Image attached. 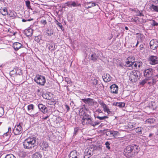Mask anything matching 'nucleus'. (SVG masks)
<instances>
[{
	"instance_id": "1",
	"label": "nucleus",
	"mask_w": 158,
	"mask_h": 158,
	"mask_svg": "<svg viewBox=\"0 0 158 158\" xmlns=\"http://www.w3.org/2000/svg\"><path fill=\"white\" fill-rule=\"evenodd\" d=\"M140 150L138 146L132 144L127 146L125 149L124 152L125 155L128 156H132L137 154Z\"/></svg>"
},
{
	"instance_id": "2",
	"label": "nucleus",
	"mask_w": 158,
	"mask_h": 158,
	"mask_svg": "<svg viewBox=\"0 0 158 158\" xmlns=\"http://www.w3.org/2000/svg\"><path fill=\"white\" fill-rule=\"evenodd\" d=\"M36 140L35 139H26L23 142L24 148L29 149L33 147V145L35 143Z\"/></svg>"
},
{
	"instance_id": "3",
	"label": "nucleus",
	"mask_w": 158,
	"mask_h": 158,
	"mask_svg": "<svg viewBox=\"0 0 158 158\" xmlns=\"http://www.w3.org/2000/svg\"><path fill=\"white\" fill-rule=\"evenodd\" d=\"M91 52L89 54V59L93 61H95L98 58L99 56L100 52L98 51L96 49L92 48L91 49Z\"/></svg>"
},
{
	"instance_id": "4",
	"label": "nucleus",
	"mask_w": 158,
	"mask_h": 158,
	"mask_svg": "<svg viewBox=\"0 0 158 158\" xmlns=\"http://www.w3.org/2000/svg\"><path fill=\"white\" fill-rule=\"evenodd\" d=\"M139 73L138 71L133 70L130 73L129 79L132 82H135L137 80Z\"/></svg>"
},
{
	"instance_id": "5",
	"label": "nucleus",
	"mask_w": 158,
	"mask_h": 158,
	"mask_svg": "<svg viewBox=\"0 0 158 158\" xmlns=\"http://www.w3.org/2000/svg\"><path fill=\"white\" fill-rule=\"evenodd\" d=\"M34 80L38 84L41 85H44L45 82V77L39 75H37L36 76Z\"/></svg>"
},
{
	"instance_id": "6",
	"label": "nucleus",
	"mask_w": 158,
	"mask_h": 158,
	"mask_svg": "<svg viewBox=\"0 0 158 158\" xmlns=\"http://www.w3.org/2000/svg\"><path fill=\"white\" fill-rule=\"evenodd\" d=\"M23 123H21L16 125L13 129V132L15 135H17L21 134L23 132V128L22 125Z\"/></svg>"
},
{
	"instance_id": "7",
	"label": "nucleus",
	"mask_w": 158,
	"mask_h": 158,
	"mask_svg": "<svg viewBox=\"0 0 158 158\" xmlns=\"http://www.w3.org/2000/svg\"><path fill=\"white\" fill-rule=\"evenodd\" d=\"M154 70L151 68L145 69L143 72L144 75L148 79H151L153 75Z\"/></svg>"
},
{
	"instance_id": "8",
	"label": "nucleus",
	"mask_w": 158,
	"mask_h": 158,
	"mask_svg": "<svg viewBox=\"0 0 158 158\" xmlns=\"http://www.w3.org/2000/svg\"><path fill=\"white\" fill-rule=\"evenodd\" d=\"M94 148H89L86 149L84 153V158H89L94 153Z\"/></svg>"
},
{
	"instance_id": "9",
	"label": "nucleus",
	"mask_w": 158,
	"mask_h": 158,
	"mask_svg": "<svg viewBox=\"0 0 158 158\" xmlns=\"http://www.w3.org/2000/svg\"><path fill=\"white\" fill-rule=\"evenodd\" d=\"M150 46L151 48L155 50L158 47V41L156 40H152L150 42Z\"/></svg>"
},
{
	"instance_id": "10",
	"label": "nucleus",
	"mask_w": 158,
	"mask_h": 158,
	"mask_svg": "<svg viewBox=\"0 0 158 158\" xmlns=\"http://www.w3.org/2000/svg\"><path fill=\"white\" fill-rule=\"evenodd\" d=\"M150 63L152 65L158 64V57L156 56H151L149 58Z\"/></svg>"
},
{
	"instance_id": "11",
	"label": "nucleus",
	"mask_w": 158,
	"mask_h": 158,
	"mask_svg": "<svg viewBox=\"0 0 158 158\" xmlns=\"http://www.w3.org/2000/svg\"><path fill=\"white\" fill-rule=\"evenodd\" d=\"M82 100L83 102L86 104H88L89 105H94V103H97V102L94 101V99L89 98L83 99Z\"/></svg>"
},
{
	"instance_id": "12",
	"label": "nucleus",
	"mask_w": 158,
	"mask_h": 158,
	"mask_svg": "<svg viewBox=\"0 0 158 158\" xmlns=\"http://www.w3.org/2000/svg\"><path fill=\"white\" fill-rule=\"evenodd\" d=\"M38 106L39 110L43 113L45 114L48 111V109L44 105L42 104H39Z\"/></svg>"
},
{
	"instance_id": "13",
	"label": "nucleus",
	"mask_w": 158,
	"mask_h": 158,
	"mask_svg": "<svg viewBox=\"0 0 158 158\" xmlns=\"http://www.w3.org/2000/svg\"><path fill=\"white\" fill-rule=\"evenodd\" d=\"M102 77L103 81L106 82L110 81L111 79V77L108 73H104Z\"/></svg>"
},
{
	"instance_id": "14",
	"label": "nucleus",
	"mask_w": 158,
	"mask_h": 158,
	"mask_svg": "<svg viewBox=\"0 0 158 158\" xmlns=\"http://www.w3.org/2000/svg\"><path fill=\"white\" fill-rule=\"evenodd\" d=\"M110 89L111 92L114 94L118 93V86L114 84L110 86Z\"/></svg>"
},
{
	"instance_id": "15",
	"label": "nucleus",
	"mask_w": 158,
	"mask_h": 158,
	"mask_svg": "<svg viewBox=\"0 0 158 158\" xmlns=\"http://www.w3.org/2000/svg\"><path fill=\"white\" fill-rule=\"evenodd\" d=\"M106 135H109L110 136H117L119 135V133L117 131H110L106 132Z\"/></svg>"
},
{
	"instance_id": "16",
	"label": "nucleus",
	"mask_w": 158,
	"mask_h": 158,
	"mask_svg": "<svg viewBox=\"0 0 158 158\" xmlns=\"http://www.w3.org/2000/svg\"><path fill=\"white\" fill-rule=\"evenodd\" d=\"M79 153L76 150L73 151L71 152L69 155V158H78L79 157Z\"/></svg>"
},
{
	"instance_id": "17",
	"label": "nucleus",
	"mask_w": 158,
	"mask_h": 158,
	"mask_svg": "<svg viewBox=\"0 0 158 158\" xmlns=\"http://www.w3.org/2000/svg\"><path fill=\"white\" fill-rule=\"evenodd\" d=\"M100 104L101 106L103 109V110L105 112L107 113L108 114H110L111 111L107 107V105L103 102H101Z\"/></svg>"
},
{
	"instance_id": "18",
	"label": "nucleus",
	"mask_w": 158,
	"mask_h": 158,
	"mask_svg": "<svg viewBox=\"0 0 158 158\" xmlns=\"http://www.w3.org/2000/svg\"><path fill=\"white\" fill-rule=\"evenodd\" d=\"M13 46L14 49L17 51L20 48L23 47L22 45L19 42H15L13 44Z\"/></svg>"
},
{
	"instance_id": "19",
	"label": "nucleus",
	"mask_w": 158,
	"mask_h": 158,
	"mask_svg": "<svg viewBox=\"0 0 158 158\" xmlns=\"http://www.w3.org/2000/svg\"><path fill=\"white\" fill-rule=\"evenodd\" d=\"M8 131L6 132L5 133H4L3 135H2V136L4 138V137H7V138H9L10 137V133L11 131V128L10 127H9L8 128Z\"/></svg>"
},
{
	"instance_id": "20",
	"label": "nucleus",
	"mask_w": 158,
	"mask_h": 158,
	"mask_svg": "<svg viewBox=\"0 0 158 158\" xmlns=\"http://www.w3.org/2000/svg\"><path fill=\"white\" fill-rule=\"evenodd\" d=\"M33 30L31 29H29L26 31V34L27 36H31L33 34Z\"/></svg>"
},
{
	"instance_id": "21",
	"label": "nucleus",
	"mask_w": 158,
	"mask_h": 158,
	"mask_svg": "<svg viewBox=\"0 0 158 158\" xmlns=\"http://www.w3.org/2000/svg\"><path fill=\"white\" fill-rule=\"evenodd\" d=\"M83 118L82 120L84 121L87 120L89 119L90 118V116L86 113L85 112H84L83 114Z\"/></svg>"
},
{
	"instance_id": "22",
	"label": "nucleus",
	"mask_w": 158,
	"mask_h": 158,
	"mask_svg": "<svg viewBox=\"0 0 158 158\" xmlns=\"http://www.w3.org/2000/svg\"><path fill=\"white\" fill-rule=\"evenodd\" d=\"M0 11L2 15H6L8 14L7 9L5 7H4L3 8L0 9Z\"/></svg>"
},
{
	"instance_id": "23",
	"label": "nucleus",
	"mask_w": 158,
	"mask_h": 158,
	"mask_svg": "<svg viewBox=\"0 0 158 158\" xmlns=\"http://www.w3.org/2000/svg\"><path fill=\"white\" fill-rule=\"evenodd\" d=\"M42 155L39 152H35L32 156V158H41Z\"/></svg>"
},
{
	"instance_id": "24",
	"label": "nucleus",
	"mask_w": 158,
	"mask_h": 158,
	"mask_svg": "<svg viewBox=\"0 0 158 158\" xmlns=\"http://www.w3.org/2000/svg\"><path fill=\"white\" fill-rule=\"evenodd\" d=\"M16 13L14 11H11L10 13L8 14L9 17L11 18L12 19H14L16 17Z\"/></svg>"
},
{
	"instance_id": "25",
	"label": "nucleus",
	"mask_w": 158,
	"mask_h": 158,
	"mask_svg": "<svg viewBox=\"0 0 158 158\" xmlns=\"http://www.w3.org/2000/svg\"><path fill=\"white\" fill-rule=\"evenodd\" d=\"M98 80L94 78L92 79V83L94 85L95 87L98 88L99 85L98 84Z\"/></svg>"
},
{
	"instance_id": "26",
	"label": "nucleus",
	"mask_w": 158,
	"mask_h": 158,
	"mask_svg": "<svg viewBox=\"0 0 158 158\" xmlns=\"http://www.w3.org/2000/svg\"><path fill=\"white\" fill-rule=\"evenodd\" d=\"M88 4H89V5L86 7L87 9L90 8L93 6H95L96 5L98 6V5L97 4L95 3L92 2H88Z\"/></svg>"
},
{
	"instance_id": "27",
	"label": "nucleus",
	"mask_w": 158,
	"mask_h": 158,
	"mask_svg": "<svg viewBox=\"0 0 158 158\" xmlns=\"http://www.w3.org/2000/svg\"><path fill=\"white\" fill-rule=\"evenodd\" d=\"M151 8L153 11L158 12V6L152 4L151 6Z\"/></svg>"
},
{
	"instance_id": "28",
	"label": "nucleus",
	"mask_w": 158,
	"mask_h": 158,
	"mask_svg": "<svg viewBox=\"0 0 158 158\" xmlns=\"http://www.w3.org/2000/svg\"><path fill=\"white\" fill-rule=\"evenodd\" d=\"M150 80V79H148V78L146 77L145 79L139 82L140 85H143L145 83H147L148 80Z\"/></svg>"
},
{
	"instance_id": "29",
	"label": "nucleus",
	"mask_w": 158,
	"mask_h": 158,
	"mask_svg": "<svg viewBox=\"0 0 158 158\" xmlns=\"http://www.w3.org/2000/svg\"><path fill=\"white\" fill-rule=\"evenodd\" d=\"M155 119L153 118H149L147 119L146 121V123L152 124L154 122Z\"/></svg>"
},
{
	"instance_id": "30",
	"label": "nucleus",
	"mask_w": 158,
	"mask_h": 158,
	"mask_svg": "<svg viewBox=\"0 0 158 158\" xmlns=\"http://www.w3.org/2000/svg\"><path fill=\"white\" fill-rule=\"evenodd\" d=\"M143 128L141 127H138L135 129L136 132L139 134H142V130Z\"/></svg>"
},
{
	"instance_id": "31",
	"label": "nucleus",
	"mask_w": 158,
	"mask_h": 158,
	"mask_svg": "<svg viewBox=\"0 0 158 158\" xmlns=\"http://www.w3.org/2000/svg\"><path fill=\"white\" fill-rule=\"evenodd\" d=\"M34 105L32 104L29 105L27 106V110L28 111H31L34 109Z\"/></svg>"
},
{
	"instance_id": "32",
	"label": "nucleus",
	"mask_w": 158,
	"mask_h": 158,
	"mask_svg": "<svg viewBox=\"0 0 158 158\" xmlns=\"http://www.w3.org/2000/svg\"><path fill=\"white\" fill-rule=\"evenodd\" d=\"M87 120L86 123L91 125L93 127H94V122L90 118Z\"/></svg>"
},
{
	"instance_id": "33",
	"label": "nucleus",
	"mask_w": 158,
	"mask_h": 158,
	"mask_svg": "<svg viewBox=\"0 0 158 158\" xmlns=\"http://www.w3.org/2000/svg\"><path fill=\"white\" fill-rule=\"evenodd\" d=\"M126 64H127V67H130L131 66H132L133 64H134V62H129V61H128L127 60V61L126 62Z\"/></svg>"
},
{
	"instance_id": "34",
	"label": "nucleus",
	"mask_w": 158,
	"mask_h": 158,
	"mask_svg": "<svg viewBox=\"0 0 158 158\" xmlns=\"http://www.w3.org/2000/svg\"><path fill=\"white\" fill-rule=\"evenodd\" d=\"M41 146L42 147H43L44 148H47L48 147V145L46 142H44L41 145Z\"/></svg>"
},
{
	"instance_id": "35",
	"label": "nucleus",
	"mask_w": 158,
	"mask_h": 158,
	"mask_svg": "<svg viewBox=\"0 0 158 158\" xmlns=\"http://www.w3.org/2000/svg\"><path fill=\"white\" fill-rule=\"evenodd\" d=\"M95 118H97L100 120H105L106 118H108V117L107 116H104L103 117H100L99 116H97Z\"/></svg>"
},
{
	"instance_id": "36",
	"label": "nucleus",
	"mask_w": 158,
	"mask_h": 158,
	"mask_svg": "<svg viewBox=\"0 0 158 158\" xmlns=\"http://www.w3.org/2000/svg\"><path fill=\"white\" fill-rule=\"evenodd\" d=\"M135 58L131 56L129 57L127 59V60L129 61V62H134V63H135L134 61Z\"/></svg>"
},
{
	"instance_id": "37",
	"label": "nucleus",
	"mask_w": 158,
	"mask_h": 158,
	"mask_svg": "<svg viewBox=\"0 0 158 158\" xmlns=\"http://www.w3.org/2000/svg\"><path fill=\"white\" fill-rule=\"evenodd\" d=\"M4 108L0 107V117H1L4 114Z\"/></svg>"
},
{
	"instance_id": "38",
	"label": "nucleus",
	"mask_w": 158,
	"mask_h": 158,
	"mask_svg": "<svg viewBox=\"0 0 158 158\" xmlns=\"http://www.w3.org/2000/svg\"><path fill=\"white\" fill-rule=\"evenodd\" d=\"M5 158H16L15 157L11 154L7 155Z\"/></svg>"
},
{
	"instance_id": "39",
	"label": "nucleus",
	"mask_w": 158,
	"mask_h": 158,
	"mask_svg": "<svg viewBox=\"0 0 158 158\" xmlns=\"http://www.w3.org/2000/svg\"><path fill=\"white\" fill-rule=\"evenodd\" d=\"M125 103L122 102H120L118 103V104L117 105V106L120 108L123 107L125 106Z\"/></svg>"
},
{
	"instance_id": "40",
	"label": "nucleus",
	"mask_w": 158,
	"mask_h": 158,
	"mask_svg": "<svg viewBox=\"0 0 158 158\" xmlns=\"http://www.w3.org/2000/svg\"><path fill=\"white\" fill-rule=\"evenodd\" d=\"M46 33H47L48 36H51L53 34V33L52 31L51 30H48L46 31Z\"/></svg>"
},
{
	"instance_id": "41",
	"label": "nucleus",
	"mask_w": 158,
	"mask_h": 158,
	"mask_svg": "<svg viewBox=\"0 0 158 158\" xmlns=\"http://www.w3.org/2000/svg\"><path fill=\"white\" fill-rule=\"evenodd\" d=\"M26 5L28 8L30 9H31L30 6V2L29 1H26Z\"/></svg>"
},
{
	"instance_id": "42",
	"label": "nucleus",
	"mask_w": 158,
	"mask_h": 158,
	"mask_svg": "<svg viewBox=\"0 0 158 158\" xmlns=\"http://www.w3.org/2000/svg\"><path fill=\"white\" fill-rule=\"evenodd\" d=\"M71 6H73L74 7L77 6H81L80 4H79L78 5H77L76 4V3L75 2H72V1H71Z\"/></svg>"
},
{
	"instance_id": "43",
	"label": "nucleus",
	"mask_w": 158,
	"mask_h": 158,
	"mask_svg": "<svg viewBox=\"0 0 158 158\" xmlns=\"http://www.w3.org/2000/svg\"><path fill=\"white\" fill-rule=\"evenodd\" d=\"M136 62L137 66H138L139 68H140V67L142 66V65L143 64L142 63L141 61H137Z\"/></svg>"
},
{
	"instance_id": "44",
	"label": "nucleus",
	"mask_w": 158,
	"mask_h": 158,
	"mask_svg": "<svg viewBox=\"0 0 158 158\" xmlns=\"http://www.w3.org/2000/svg\"><path fill=\"white\" fill-rule=\"evenodd\" d=\"M48 104L50 105H53L55 104V101L53 100H50L48 102Z\"/></svg>"
},
{
	"instance_id": "45",
	"label": "nucleus",
	"mask_w": 158,
	"mask_h": 158,
	"mask_svg": "<svg viewBox=\"0 0 158 158\" xmlns=\"http://www.w3.org/2000/svg\"><path fill=\"white\" fill-rule=\"evenodd\" d=\"M56 23L57 26L59 27H60V29L62 30L63 26L60 23L58 22L57 21H56Z\"/></svg>"
},
{
	"instance_id": "46",
	"label": "nucleus",
	"mask_w": 158,
	"mask_h": 158,
	"mask_svg": "<svg viewBox=\"0 0 158 158\" xmlns=\"http://www.w3.org/2000/svg\"><path fill=\"white\" fill-rule=\"evenodd\" d=\"M142 11H139L137 13L136 16H143L144 15L142 13Z\"/></svg>"
},
{
	"instance_id": "47",
	"label": "nucleus",
	"mask_w": 158,
	"mask_h": 158,
	"mask_svg": "<svg viewBox=\"0 0 158 158\" xmlns=\"http://www.w3.org/2000/svg\"><path fill=\"white\" fill-rule=\"evenodd\" d=\"M152 26H158V23L156 22L154 20H152Z\"/></svg>"
},
{
	"instance_id": "48",
	"label": "nucleus",
	"mask_w": 158,
	"mask_h": 158,
	"mask_svg": "<svg viewBox=\"0 0 158 158\" xmlns=\"http://www.w3.org/2000/svg\"><path fill=\"white\" fill-rule=\"evenodd\" d=\"M100 122H101V121H98V120L95 121V122H94V127H95V126H96V125H98L100 123Z\"/></svg>"
},
{
	"instance_id": "49",
	"label": "nucleus",
	"mask_w": 158,
	"mask_h": 158,
	"mask_svg": "<svg viewBox=\"0 0 158 158\" xmlns=\"http://www.w3.org/2000/svg\"><path fill=\"white\" fill-rule=\"evenodd\" d=\"M71 1L65 3L66 6L68 7H71Z\"/></svg>"
},
{
	"instance_id": "50",
	"label": "nucleus",
	"mask_w": 158,
	"mask_h": 158,
	"mask_svg": "<svg viewBox=\"0 0 158 158\" xmlns=\"http://www.w3.org/2000/svg\"><path fill=\"white\" fill-rule=\"evenodd\" d=\"M78 129L79 128H74V135H76L77 134Z\"/></svg>"
},
{
	"instance_id": "51",
	"label": "nucleus",
	"mask_w": 158,
	"mask_h": 158,
	"mask_svg": "<svg viewBox=\"0 0 158 158\" xmlns=\"http://www.w3.org/2000/svg\"><path fill=\"white\" fill-rule=\"evenodd\" d=\"M155 104V103L154 102H152L151 103H149V107H153L154 106Z\"/></svg>"
},
{
	"instance_id": "52",
	"label": "nucleus",
	"mask_w": 158,
	"mask_h": 158,
	"mask_svg": "<svg viewBox=\"0 0 158 158\" xmlns=\"http://www.w3.org/2000/svg\"><path fill=\"white\" fill-rule=\"evenodd\" d=\"M105 144L106 148H107L108 149H110V147L109 146V143L108 142H106L105 143Z\"/></svg>"
},
{
	"instance_id": "53",
	"label": "nucleus",
	"mask_w": 158,
	"mask_h": 158,
	"mask_svg": "<svg viewBox=\"0 0 158 158\" xmlns=\"http://www.w3.org/2000/svg\"><path fill=\"white\" fill-rule=\"evenodd\" d=\"M96 112L98 113V114L102 113V110L101 109H97L96 110Z\"/></svg>"
},
{
	"instance_id": "54",
	"label": "nucleus",
	"mask_w": 158,
	"mask_h": 158,
	"mask_svg": "<svg viewBox=\"0 0 158 158\" xmlns=\"http://www.w3.org/2000/svg\"><path fill=\"white\" fill-rule=\"evenodd\" d=\"M133 65H134L133 66L132 68H137V63H136V61L135 62V63H134Z\"/></svg>"
},
{
	"instance_id": "55",
	"label": "nucleus",
	"mask_w": 158,
	"mask_h": 158,
	"mask_svg": "<svg viewBox=\"0 0 158 158\" xmlns=\"http://www.w3.org/2000/svg\"><path fill=\"white\" fill-rule=\"evenodd\" d=\"M41 22L44 25H45L47 24V22L46 20H42L41 21Z\"/></svg>"
},
{
	"instance_id": "56",
	"label": "nucleus",
	"mask_w": 158,
	"mask_h": 158,
	"mask_svg": "<svg viewBox=\"0 0 158 158\" xmlns=\"http://www.w3.org/2000/svg\"><path fill=\"white\" fill-rule=\"evenodd\" d=\"M65 107L66 109L67 110V112L69 110H70V108H69V106L68 105H65Z\"/></svg>"
},
{
	"instance_id": "57",
	"label": "nucleus",
	"mask_w": 158,
	"mask_h": 158,
	"mask_svg": "<svg viewBox=\"0 0 158 158\" xmlns=\"http://www.w3.org/2000/svg\"><path fill=\"white\" fill-rule=\"evenodd\" d=\"M152 1L155 4H158V0H152Z\"/></svg>"
},
{
	"instance_id": "58",
	"label": "nucleus",
	"mask_w": 158,
	"mask_h": 158,
	"mask_svg": "<svg viewBox=\"0 0 158 158\" xmlns=\"http://www.w3.org/2000/svg\"><path fill=\"white\" fill-rule=\"evenodd\" d=\"M143 48V44L140 45L139 46L140 50H142Z\"/></svg>"
},
{
	"instance_id": "59",
	"label": "nucleus",
	"mask_w": 158,
	"mask_h": 158,
	"mask_svg": "<svg viewBox=\"0 0 158 158\" xmlns=\"http://www.w3.org/2000/svg\"><path fill=\"white\" fill-rule=\"evenodd\" d=\"M153 79H152V81H147V83L148 84H149V85H151V84H153Z\"/></svg>"
},
{
	"instance_id": "60",
	"label": "nucleus",
	"mask_w": 158,
	"mask_h": 158,
	"mask_svg": "<svg viewBox=\"0 0 158 158\" xmlns=\"http://www.w3.org/2000/svg\"><path fill=\"white\" fill-rule=\"evenodd\" d=\"M133 11H134L136 13H138L139 11V10L138 9H135L134 10H133Z\"/></svg>"
},
{
	"instance_id": "61",
	"label": "nucleus",
	"mask_w": 158,
	"mask_h": 158,
	"mask_svg": "<svg viewBox=\"0 0 158 158\" xmlns=\"http://www.w3.org/2000/svg\"><path fill=\"white\" fill-rule=\"evenodd\" d=\"M49 117V116L47 115V116L44 117L42 119L44 120L46 119Z\"/></svg>"
},
{
	"instance_id": "62",
	"label": "nucleus",
	"mask_w": 158,
	"mask_h": 158,
	"mask_svg": "<svg viewBox=\"0 0 158 158\" xmlns=\"http://www.w3.org/2000/svg\"><path fill=\"white\" fill-rule=\"evenodd\" d=\"M153 135V134L152 133H150L149 134L148 137L150 138V137H152V136Z\"/></svg>"
},
{
	"instance_id": "63",
	"label": "nucleus",
	"mask_w": 158,
	"mask_h": 158,
	"mask_svg": "<svg viewBox=\"0 0 158 158\" xmlns=\"http://www.w3.org/2000/svg\"><path fill=\"white\" fill-rule=\"evenodd\" d=\"M118 102H115L114 103V105L115 106H117V105L118 104Z\"/></svg>"
},
{
	"instance_id": "64",
	"label": "nucleus",
	"mask_w": 158,
	"mask_h": 158,
	"mask_svg": "<svg viewBox=\"0 0 158 158\" xmlns=\"http://www.w3.org/2000/svg\"><path fill=\"white\" fill-rule=\"evenodd\" d=\"M33 19H28L27 20H27V21H30L31 20H33Z\"/></svg>"
}]
</instances>
